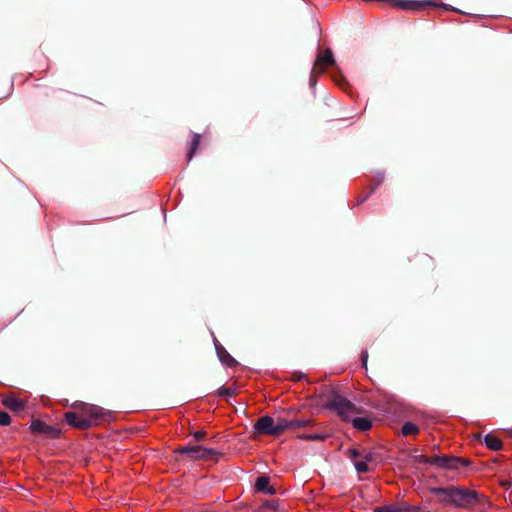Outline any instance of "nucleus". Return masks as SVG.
<instances>
[{
	"label": "nucleus",
	"instance_id": "obj_7",
	"mask_svg": "<svg viewBox=\"0 0 512 512\" xmlns=\"http://www.w3.org/2000/svg\"><path fill=\"white\" fill-rule=\"evenodd\" d=\"M1 403L3 406L15 413L23 411L27 406V401L17 397L13 392L3 395Z\"/></svg>",
	"mask_w": 512,
	"mask_h": 512
},
{
	"label": "nucleus",
	"instance_id": "obj_14",
	"mask_svg": "<svg viewBox=\"0 0 512 512\" xmlns=\"http://www.w3.org/2000/svg\"><path fill=\"white\" fill-rule=\"evenodd\" d=\"M274 425H275L274 432L276 433V437H277V436L281 435L283 432H285L286 430H289L290 422H289V420H287L285 418L278 417L277 419H274Z\"/></svg>",
	"mask_w": 512,
	"mask_h": 512
},
{
	"label": "nucleus",
	"instance_id": "obj_6",
	"mask_svg": "<svg viewBox=\"0 0 512 512\" xmlns=\"http://www.w3.org/2000/svg\"><path fill=\"white\" fill-rule=\"evenodd\" d=\"M30 430L35 434H43L47 438L55 439L60 436V430L56 427L47 425L45 422L34 419L31 422Z\"/></svg>",
	"mask_w": 512,
	"mask_h": 512
},
{
	"label": "nucleus",
	"instance_id": "obj_21",
	"mask_svg": "<svg viewBox=\"0 0 512 512\" xmlns=\"http://www.w3.org/2000/svg\"><path fill=\"white\" fill-rule=\"evenodd\" d=\"M289 430H297L308 425L309 420H289Z\"/></svg>",
	"mask_w": 512,
	"mask_h": 512
},
{
	"label": "nucleus",
	"instance_id": "obj_3",
	"mask_svg": "<svg viewBox=\"0 0 512 512\" xmlns=\"http://www.w3.org/2000/svg\"><path fill=\"white\" fill-rule=\"evenodd\" d=\"M431 491L435 495L443 496L440 500L442 503L462 509L473 508L480 499V494L477 491L465 487H435Z\"/></svg>",
	"mask_w": 512,
	"mask_h": 512
},
{
	"label": "nucleus",
	"instance_id": "obj_16",
	"mask_svg": "<svg viewBox=\"0 0 512 512\" xmlns=\"http://www.w3.org/2000/svg\"><path fill=\"white\" fill-rule=\"evenodd\" d=\"M200 140H201V135L198 134V133H194L190 149H189V151L187 153V160L188 161H190L193 158L195 152L197 151V149H198V147L200 145Z\"/></svg>",
	"mask_w": 512,
	"mask_h": 512
},
{
	"label": "nucleus",
	"instance_id": "obj_22",
	"mask_svg": "<svg viewBox=\"0 0 512 512\" xmlns=\"http://www.w3.org/2000/svg\"><path fill=\"white\" fill-rule=\"evenodd\" d=\"M236 393H237L236 388H232V387H221L217 392L218 396H221V397L222 396H229V397L234 396V395H236Z\"/></svg>",
	"mask_w": 512,
	"mask_h": 512
},
{
	"label": "nucleus",
	"instance_id": "obj_25",
	"mask_svg": "<svg viewBox=\"0 0 512 512\" xmlns=\"http://www.w3.org/2000/svg\"><path fill=\"white\" fill-rule=\"evenodd\" d=\"M382 181H383V177H382V178H380V179H379V180H378V181H377V182H376V183L371 187V189H370L369 193H368V194H366L364 197H362V198L358 201V203H362V202L366 201V200L370 197V195H371L372 193H374V192H375V190H376V189H377V187L382 183Z\"/></svg>",
	"mask_w": 512,
	"mask_h": 512
},
{
	"label": "nucleus",
	"instance_id": "obj_20",
	"mask_svg": "<svg viewBox=\"0 0 512 512\" xmlns=\"http://www.w3.org/2000/svg\"><path fill=\"white\" fill-rule=\"evenodd\" d=\"M279 507L278 501L275 500H266L257 510L256 512H261L263 508H269L274 511H277Z\"/></svg>",
	"mask_w": 512,
	"mask_h": 512
},
{
	"label": "nucleus",
	"instance_id": "obj_12",
	"mask_svg": "<svg viewBox=\"0 0 512 512\" xmlns=\"http://www.w3.org/2000/svg\"><path fill=\"white\" fill-rule=\"evenodd\" d=\"M483 442L487 448L493 451L501 450L503 446L502 441L490 433L484 436Z\"/></svg>",
	"mask_w": 512,
	"mask_h": 512
},
{
	"label": "nucleus",
	"instance_id": "obj_4",
	"mask_svg": "<svg viewBox=\"0 0 512 512\" xmlns=\"http://www.w3.org/2000/svg\"><path fill=\"white\" fill-rule=\"evenodd\" d=\"M174 453H179L189 456L191 460H210L214 459L218 452L211 448H205L200 445H186L181 446L174 450Z\"/></svg>",
	"mask_w": 512,
	"mask_h": 512
},
{
	"label": "nucleus",
	"instance_id": "obj_2",
	"mask_svg": "<svg viewBox=\"0 0 512 512\" xmlns=\"http://www.w3.org/2000/svg\"><path fill=\"white\" fill-rule=\"evenodd\" d=\"M72 407L74 411L66 412L64 417L69 426L79 430L89 429L105 415L103 408L84 402H75Z\"/></svg>",
	"mask_w": 512,
	"mask_h": 512
},
{
	"label": "nucleus",
	"instance_id": "obj_26",
	"mask_svg": "<svg viewBox=\"0 0 512 512\" xmlns=\"http://www.w3.org/2000/svg\"><path fill=\"white\" fill-rule=\"evenodd\" d=\"M318 73H319L318 70L315 69V67H313L312 71H311L310 79H309V84L311 86H314L316 84V81H317L316 77H317Z\"/></svg>",
	"mask_w": 512,
	"mask_h": 512
},
{
	"label": "nucleus",
	"instance_id": "obj_10",
	"mask_svg": "<svg viewBox=\"0 0 512 512\" xmlns=\"http://www.w3.org/2000/svg\"><path fill=\"white\" fill-rule=\"evenodd\" d=\"M255 490L268 495L276 494V489L270 486V478L268 476H259L255 481Z\"/></svg>",
	"mask_w": 512,
	"mask_h": 512
},
{
	"label": "nucleus",
	"instance_id": "obj_28",
	"mask_svg": "<svg viewBox=\"0 0 512 512\" xmlns=\"http://www.w3.org/2000/svg\"><path fill=\"white\" fill-rule=\"evenodd\" d=\"M304 377L303 373L301 372H295L293 373L292 375V379L295 380V381H299L301 380L302 378Z\"/></svg>",
	"mask_w": 512,
	"mask_h": 512
},
{
	"label": "nucleus",
	"instance_id": "obj_24",
	"mask_svg": "<svg viewBox=\"0 0 512 512\" xmlns=\"http://www.w3.org/2000/svg\"><path fill=\"white\" fill-rule=\"evenodd\" d=\"M10 423V415L5 411H0V426H8Z\"/></svg>",
	"mask_w": 512,
	"mask_h": 512
},
{
	"label": "nucleus",
	"instance_id": "obj_27",
	"mask_svg": "<svg viewBox=\"0 0 512 512\" xmlns=\"http://www.w3.org/2000/svg\"><path fill=\"white\" fill-rule=\"evenodd\" d=\"M192 435H193V438L195 441H200L206 436V431H204V430L195 431L192 433Z\"/></svg>",
	"mask_w": 512,
	"mask_h": 512
},
{
	"label": "nucleus",
	"instance_id": "obj_23",
	"mask_svg": "<svg viewBox=\"0 0 512 512\" xmlns=\"http://www.w3.org/2000/svg\"><path fill=\"white\" fill-rule=\"evenodd\" d=\"M348 454V457L352 460V461H357V458L361 457L363 458V456L365 454L361 453L358 449L356 448H350L347 452Z\"/></svg>",
	"mask_w": 512,
	"mask_h": 512
},
{
	"label": "nucleus",
	"instance_id": "obj_18",
	"mask_svg": "<svg viewBox=\"0 0 512 512\" xmlns=\"http://www.w3.org/2000/svg\"><path fill=\"white\" fill-rule=\"evenodd\" d=\"M374 512H404V509L397 505H385L376 507Z\"/></svg>",
	"mask_w": 512,
	"mask_h": 512
},
{
	"label": "nucleus",
	"instance_id": "obj_13",
	"mask_svg": "<svg viewBox=\"0 0 512 512\" xmlns=\"http://www.w3.org/2000/svg\"><path fill=\"white\" fill-rule=\"evenodd\" d=\"M373 457L371 453H366L362 460L354 461V467L358 473H366L369 471L368 462L372 461Z\"/></svg>",
	"mask_w": 512,
	"mask_h": 512
},
{
	"label": "nucleus",
	"instance_id": "obj_1",
	"mask_svg": "<svg viewBox=\"0 0 512 512\" xmlns=\"http://www.w3.org/2000/svg\"><path fill=\"white\" fill-rule=\"evenodd\" d=\"M326 407L334 410L344 421H351L353 427L359 431H367L372 427V422L366 417L352 418L353 415L362 413L354 403L344 396L333 393L326 402Z\"/></svg>",
	"mask_w": 512,
	"mask_h": 512
},
{
	"label": "nucleus",
	"instance_id": "obj_29",
	"mask_svg": "<svg viewBox=\"0 0 512 512\" xmlns=\"http://www.w3.org/2000/svg\"><path fill=\"white\" fill-rule=\"evenodd\" d=\"M361 359H362V363H363V365L366 367L367 359H368V353H367V351L362 352Z\"/></svg>",
	"mask_w": 512,
	"mask_h": 512
},
{
	"label": "nucleus",
	"instance_id": "obj_17",
	"mask_svg": "<svg viewBox=\"0 0 512 512\" xmlns=\"http://www.w3.org/2000/svg\"><path fill=\"white\" fill-rule=\"evenodd\" d=\"M401 431H402V434L405 435V436L415 435V434H417L419 432V428L417 427V425H415L412 422H406L402 426Z\"/></svg>",
	"mask_w": 512,
	"mask_h": 512
},
{
	"label": "nucleus",
	"instance_id": "obj_11",
	"mask_svg": "<svg viewBox=\"0 0 512 512\" xmlns=\"http://www.w3.org/2000/svg\"><path fill=\"white\" fill-rule=\"evenodd\" d=\"M215 349L217 352V356L222 363L230 367L235 366L237 364V361L228 353V351L222 345H220L219 343H215Z\"/></svg>",
	"mask_w": 512,
	"mask_h": 512
},
{
	"label": "nucleus",
	"instance_id": "obj_8",
	"mask_svg": "<svg viewBox=\"0 0 512 512\" xmlns=\"http://www.w3.org/2000/svg\"><path fill=\"white\" fill-rule=\"evenodd\" d=\"M335 65L336 62L333 57L332 50L330 48H327L324 51V53L319 52L317 54L313 67H315V69H317L319 73H323L325 72L327 67H334Z\"/></svg>",
	"mask_w": 512,
	"mask_h": 512
},
{
	"label": "nucleus",
	"instance_id": "obj_5",
	"mask_svg": "<svg viewBox=\"0 0 512 512\" xmlns=\"http://www.w3.org/2000/svg\"><path fill=\"white\" fill-rule=\"evenodd\" d=\"M469 461L465 458L451 456V455H435L431 457L430 465L436 466L442 469L455 470L461 466H466Z\"/></svg>",
	"mask_w": 512,
	"mask_h": 512
},
{
	"label": "nucleus",
	"instance_id": "obj_9",
	"mask_svg": "<svg viewBox=\"0 0 512 512\" xmlns=\"http://www.w3.org/2000/svg\"><path fill=\"white\" fill-rule=\"evenodd\" d=\"M255 432L261 435H271L276 437V433L274 432V418L271 416L265 415L257 419L254 423Z\"/></svg>",
	"mask_w": 512,
	"mask_h": 512
},
{
	"label": "nucleus",
	"instance_id": "obj_19",
	"mask_svg": "<svg viewBox=\"0 0 512 512\" xmlns=\"http://www.w3.org/2000/svg\"><path fill=\"white\" fill-rule=\"evenodd\" d=\"M300 439L310 440V441H322L326 438V435L320 433H310V434H302L298 436Z\"/></svg>",
	"mask_w": 512,
	"mask_h": 512
},
{
	"label": "nucleus",
	"instance_id": "obj_15",
	"mask_svg": "<svg viewBox=\"0 0 512 512\" xmlns=\"http://www.w3.org/2000/svg\"><path fill=\"white\" fill-rule=\"evenodd\" d=\"M411 462L413 465L430 464L431 457L418 454V450L414 449L410 454Z\"/></svg>",
	"mask_w": 512,
	"mask_h": 512
}]
</instances>
